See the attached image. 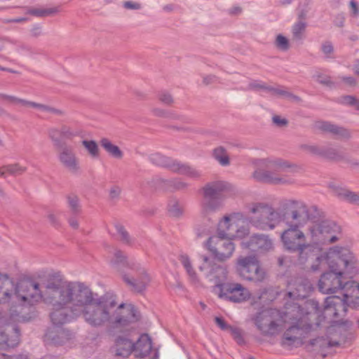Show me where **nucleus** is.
Instances as JSON below:
<instances>
[{
  "instance_id": "1",
  "label": "nucleus",
  "mask_w": 359,
  "mask_h": 359,
  "mask_svg": "<svg viewBox=\"0 0 359 359\" xmlns=\"http://www.w3.org/2000/svg\"><path fill=\"white\" fill-rule=\"evenodd\" d=\"M84 283L48 279L41 285L33 278L14 282L8 274L0 273V351L16 346L20 331L11 323H25L37 316L36 305L43 302L51 308L50 318L60 326L82 316L86 323L98 327L108 324L114 328L137 322L140 316L131 305L116 306L111 292L97 297Z\"/></svg>"
},
{
  "instance_id": "2",
  "label": "nucleus",
  "mask_w": 359,
  "mask_h": 359,
  "mask_svg": "<svg viewBox=\"0 0 359 359\" xmlns=\"http://www.w3.org/2000/svg\"><path fill=\"white\" fill-rule=\"evenodd\" d=\"M285 318L294 324L284 332L281 341V345L288 348L301 346L306 334L323 320L319 302L314 299L305 301L302 305L286 303Z\"/></svg>"
},
{
  "instance_id": "3",
  "label": "nucleus",
  "mask_w": 359,
  "mask_h": 359,
  "mask_svg": "<svg viewBox=\"0 0 359 359\" xmlns=\"http://www.w3.org/2000/svg\"><path fill=\"white\" fill-rule=\"evenodd\" d=\"M326 266L330 271L320 276L318 289L323 294H333L341 292L344 285L341 280L343 274L353 275L358 272L359 262L348 248L334 246L329 249Z\"/></svg>"
},
{
  "instance_id": "4",
  "label": "nucleus",
  "mask_w": 359,
  "mask_h": 359,
  "mask_svg": "<svg viewBox=\"0 0 359 359\" xmlns=\"http://www.w3.org/2000/svg\"><path fill=\"white\" fill-rule=\"evenodd\" d=\"M286 215L283 223L286 229L281 233L280 238L283 247L291 252H297L306 243V236L300 229L303 227L307 215L306 205L302 201L290 200L285 205Z\"/></svg>"
},
{
  "instance_id": "5",
  "label": "nucleus",
  "mask_w": 359,
  "mask_h": 359,
  "mask_svg": "<svg viewBox=\"0 0 359 359\" xmlns=\"http://www.w3.org/2000/svg\"><path fill=\"white\" fill-rule=\"evenodd\" d=\"M340 293L343 297L334 295L325 299L323 309H321V316L323 320L329 317L337 318L343 316L351 306L359 309V284L355 281H346L344 283Z\"/></svg>"
},
{
  "instance_id": "6",
  "label": "nucleus",
  "mask_w": 359,
  "mask_h": 359,
  "mask_svg": "<svg viewBox=\"0 0 359 359\" xmlns=\"http://www.w3.org/2000/svg\"><path fill=\"white\" fill-rule=\"evenodd\" d=\"M245 208L252 215L248 219L249 223L262 231L274 229L279 223L283 222L286 215V211H278L265 203H252L247 204Z\"/></svg>"
},
{
  "instance_id": "7",
  "label": "nucleus",
  "mask_w": 359,
  "mask_h": 359,
  "mask_svg": "<svg viewBox=\"0 0 359 359\" xmlns=\"http://www.w3.org/2000/svg\"><path fill=\"white\" fill-rule=\"evenodd\" d=\"M111 264L118 271H121L122 266L126 265L130 271L127 273L121 272L123 281L135 292L140 293L145 290L151 279L145 269L140 264L127 262L126 256L120 250L115 252Z\"/></svg>"
},
{
  "instance_id": "8",
  "label": "nucleus",
  "mask_w": 359,
  "mask_h": 359,
  "mask_svg": "<svg viewBox=\"0 0 359 359\" xmlns=\"http://www.w3.org/2000/svg\"><path fill=\"white\" fill-rule=\"evenodd\" d=\"M330 323L331 325L327 330L328 336L318 337L311 342L323 357L326 356L328 348L339 346L341 342L345 341L346 337L343 332H346L352 325L348 320L331 319Z\"/></svg>"
},
{
  "instance_id": "9",
  "label": "nucleus",
  "mask_w": 359,
  "mask_h": 359,
  "mask_svg": "<svg viewBox=\"0 0 359 359\" xmlns=\"http://www.w3.org/2000/svg\"><path fill=\"white\" fill-rule=\"evenodd\" d=\"M256 165L264 166L268 170L257 169L253 172V178L261 182L284 184L292 182L291 179L280 177L278 173L286 171L290 166L280 159H259L256 161Z\"/></svg>"
},
{
  "instance_id": "10",
  "label": "nucleus",
  "mask_w": 359,
  "mask_h": 359,
  "mask_svg": "<svg viewBox=\"0 0 359 359\" xmlns=\"http://www.w3.org/2000/svg\"><path fill=\"white\" fill-rule=\"evenodd\" d=\"M230 190L231 184L224 181H215L205 184L203 188L201 213L208 215L219 210L222 206L223 193Z\"/></svg>"
},
{
  "instance_id": "11",
  "label": "nucleus",
  "mask_w": 359,
  "mask_h": 359,
  "mask_svg": "<svg viewBox=\"0 0 359 359\" xmlns=\"http://www.w3.org/2000/svg\"><path fill=\"white\" fill-rule=\"evenodd\" d=\"M309 231L311 242L320 246L337 242L341 235V226L330 219L313 224Z\"/></svg>"
},
{
  "instance_id": "12",
  "label": "nucleus",
  "mask_w": 359,
  "mask_h": 359,
  "mask_svg": "<svg viewBox=\"0 0 359 359\" xmlns=\"http://www.w3.org/2000/svg\"><path fill=\"white\" fill-rule=\"evenodd\" d=\"M298 252V262L301 265L309 264L313 271H320L325 269L328 262L329 250L321 253V247L312 243H305Z\"/></svg>"
},
{
  "instance_id": "13",
  "label": "nucleus",
  "mask_w": 359,
  "mask_h": 359,
  "mask_svg": "<svg viewBox=\"0 0 359 359\" xmlns=\"http://www.w3.org/2000/svg\"><path fill=\"white\" fill-rule=\"evenodd\" d=\"M247 218L241 212H233L224 216L219 222V229L226 233L229 238H243L250 233V229L245 225Z\"/></svg>"
},
{
  "instance_id": "14",
  "label": "nucleus",
  "mask_w": 359,
  "mask_h": 359,
  "mask_svg": "<svg viewBox=\"0 0 359 359\" xmlns=\"http://www.w3.org/2000/svg\"><path fill=\"white\" fill-rule=\"evenodd\" d=\"M149 161L154 165L166 168L173 172L184 175L192 179H198L201 175L200 171L189 165L182 163L159 153L150 154Z\"/></svg>"
},
{
  "instance_id": "15",
  "label": "nucleus",
  "mask_w": 359,
  "mask_h": 359,
  "mask_svg": "<svg viewBox=\"0 0 359 359\" xmlns=\"http://www.w3.org/2000/svg\"><path fill=\"white\" fill-rule=\"evenodd\" d=\"M236 268L239 276L246 280L262 282L264 279L265 273L254 255L239 257Z\"/></svg>"
},
{
  "instance_id": "16",
  "label": "nucleus",
  "mask_w": 359,
  "mask_h": 359,
  "mask_svg": "<svg viewBox=\"0 0 359 359\" xmlns=\"http://www.w3.org/2000/svg\"><path fill=\"white\" fill-rule=\"evenodd\" d=\"M231 239L224 230L218 229L217 235L210 236L207 241V245L218 260L225 261L232 256L235 250V245Z\"/></svg>"
},
{
  "instance_id": "17",
  "label": "nucleus",
  "mask_w": 359,
  "mask_h": 359,
  "mask_svg": "<svg viewBox=\"0 0 359 359\" xmlns=\"http://www.w3.org/2000/svg\"><path fill=\"white\" fill-rule=\"evenodd\" d=\"M215 293L219 299L238 304L246 302L251 296L248 288L234 281L219 285Z\"/></svg>"
},
{
  "instance_id": "18",
  "label": "nucleus",
  "mask_w": 359,
  "mask_h": 359,
  "mask_svg": "<svg viewBox=\"0 0 359 359\" xmlns=\"http://www.w3.org/2000/svg\"><path fill=\"white\" fill-rule=\"evenodd\" d=\"M203 263L199 266V270L204 273L206 278L215 283L214 292L218 290V286L226 283L228 280V271L226 266L213 263L207 256H201Z\"/></svg>"
},
{
  "instance_id": "19",
  "label": "nucleus",
  "mask_w": 359,
  "mask_h": 359,
  "mask_svg": "<svg viewBox=\"0 0 359 359\" xmlns=\"http://www.w3.org/2000/svg\"><path fill=\"white\" fill-rule=\"evenodd\" d=\"M272 311L264 310L257 314L254 320L257 329L264 335H274L279 332V325L273 320Z\"/></svg>"
},
{
  "instance_id": "20",
  "label": "nucleus",
  "mask_w": 359,
  "mask_h": 359,
  "mask_svg": "<svg viewBox=\"0 0 359 359\" xmlns=\"http://www.w3.org/2000/svg\"><path fill=\"white\" fill-rule=\"evenodd\" d=\"M287 295L290 299L305 298L312 291L311 282L305 278L298 277L288 282Z\"/></svg>"
},
{
  "instance_id": "21",
  "label": "nucleus",
  "mask_w": 359,
  "mask_h": 359,
  "mask_svg": "<svg viewBox=\"0 0 359 359\" xmlns=\"http://www.w3.org/2000/svg\"><path fill=\"white\" fill-rule=\"evenodd\" d=\"M58 158L62 165L69 172L76 175L80 172L79 160L72 147H62L58 154Z\"/></svg>"
},
{
  "instance_id": "22",
  "label": "nucleus",
  "mask_w": 359,
  "mask_h": 359,
  "mask_svg": "<svg viewBox=\"0 0 359 359\" xmlns=\"http://www.w3.org/2000/svg\"><path fill=\"white\" fill-rule=\"evenodd\" d=\"M242 246L252 252H265L273 248V241L265 234H254L249 241L243 242Z\"/></svg>"
},
{
  "instance_id": "23",
  "label": "nucleus",
  "mask_w": 359,
  "mask_h": 359,
  "mask_svg": "<svg viewBox=\"0 0 359 359\" xmlns=\"http://www.w3.org/2000/svg\"><path fill=\"white\" fill-rule=\"evenodd\" d=\"M328 187L332 194L339 199L359 205V192L351 191L345 187H339L332 183L330 184Z\"/></svg>"
},
{
  "instance_id": "24",
  "label": "nucleus",
  "mask_w": 359,
  "mask_h": 359,
  "mask_svg": "<svg viewBox=\"0 0 359 359\" xmlns=\"http://www.w3.org/2000/svg\"><path fill=\"white\" fill-rule=\"evenodd\" d=\"M156 189L170 191L184 190L189 187V184L180 178L172 180H165L162 178H156L154 180Z\"/></svg>"
},
{
  "instance_id": "25",
  "label": "nucleus",
  "mask_w": 359,
  "mask_h": 359,
  "mask_svg": "<svg viewBox=\"0 0 359 359\" xmlns=\"http://www.w3.org/2000/svg\"><path fill=\"white\" fill-rule=\"evenodd\" d=\"M316 128L323 132L332 133L340 138L349 139L351 137L350 131L344 128L328 121H319L316 123Z\"/></svg>"
},
{
  "instance_id": "26",
  "label": "nucleus",
  "mask_w": 359,
  "mask_h": 359,
  "mask_svg": "<svg viewBox=\"0 0 359 359\" xmlns=\"http://www.w3.org/2000/svg\"><path fill=\"white\" fill-rule=\"evenodd\" d=\"M134 348V343L129 339L119 337L116 339L112 350L116 355L128 357L133 351Z\"/></svg>"
},
{
  "instance_id": "27",
  "label": "nucleus",
  "mask_w": 359,
  "mask_h": 359,
  "mask_svg": "<svg viewBox=\"0 0 359 359\" xmlns=\"http://www.w3.org/2000/svg\"><path fill=\"white\" fill-rule=\"evenodd\" d=\"M67 331L62 328L49 329L45 334V341L54 345H61L68 339Z\"/></svg>"
},
{
  "instance_id": "28",
  "label": "nucleus",
  "mask_w": 359,
  "mask_h": 359,
  "mask_svg": "<svg viewBox=\"0 0 359 359\" xmlns=\"http://www.w3.org/2000/svg\"><path fill=\"white\" fill-rule=\"evenodd\" d=\"M134 344L135 348L133 351L135 352V355L140 358H143L147 355L152 348L151 338L147 334H142L136 344Z\"/></svg>"
},
{
  "instance_id": "29",
  "label": "nucleus",
  "mask_w": 359,
  "mask_h": 359,
  "mask_svg": "<svg viewBox=\"0 0 359 359\" xmlns=\"http://www.w3.org/2000/svg\"><path fill=\"white\" fill-rule=\"evenodd\" d=\"M60 12L59 7L46 8L43 6L30 7L27 9L26 13L36 18H45L53 15Z\"/></svg>"
},
{
  "instance_id": "30",
  "label": "nucleus",
  "mask_w": 359,
  "mask_h": 359,
  "mask_svg": "<svg viewBox=\"0 0 359 359\" xmlns=\"http://www.w3.org/2000/svg\"><path fill=\"white\" fill-rule=\"evenodd\" d=\"M307 24L304 21H297L292 27V39L297 42H301L305 38Z\"/></svg>"
},
{
  "instance_id": "31",
  "label": "nucleus",
  "mask_w": 359,
  "mask_h": 359,
  "mask_svg": "<svg viewBox=\"0 0 359 359\" xmlns=\"http://www.w3.org/2000/svg\"><path fill=\"white\" fill-rule=\"evenodd\" d=\"M180 262L185 269L189 279L191 282L196 283H198V276L194 269L192 267L191 260L187 255H181L180 256Z\"/></svg>"
},
{
  "instance_id": "32",
  "label": "nucleus",
  "mask_w": 359,
  "mask_h": 359,
  "mask_svg": "<svg viewBox=\"0 0 359 359\" xmlns=\"http://www.w3.org/2000/svg\"><path fill=\"white\" fill-rule=\"evenodd\" d=\"M101 146L113 157L121 158L123 152L116 145L113 144L108 139L103 138L100 141Z\"/></svg>"
},
{
  "instance_id": "33",
  "label": "nucleus",
  "mask_w": 359,
  "mask_h": 359,
  "mask_svg": "<svg viewBox=\"0 0 359 359\" xmlns=\"http://www.w3.org/2000/svg\"><path fill=\"white\" fill-rule=\"evenodd\" d=\"M215 159L222 166H227L230 164L229 157L223 147H218L212 151Z\"/></svg>"
},
{
  "instance_id": "34",
  "label": "nucleus",
  "mask_w": 359,
  "mask_h": 359,
  "mask_svg": "<svg viewBox=\"0 0 359 359\" xmlns=\"http://www.w3.org/2000/svg\"><path fill=\"white\" fill-rule=\"evenodd\" d=\"M60 134L62 138L72 140L75 137L81 136L83 134V130L79 128L62 126L60 128Z\"/></svg>"
},
{
  "instance_id": "35",
  "label": "nucleus",
  "mask_w": 359,
  "mask_h": 359,
  "mask_svg": "<svg viewBox=\"0 0 359 359\" xmlns=\"http://www.w3.org/2000/svg\"><path fill=\"white\" fill-rule=\"evenodd\" d=\"M153 111H154V114L157 116L170 118L172 119H176V120L181 121L183 123H191V118H189L185 116H183V115L177 114L172 113V112H168V111H165V110L161 109H154Z\"/></svg>"
},
{
  "instance_id": "36",
  "label": "nucleus",
  "mask_w": 359,
  "mask_h": 359,
  "mask_svg": "<svg viewBox=\"0 0 359 359\" xmlns=\"http://www.w3.org/2000/svg\"><path fill=\"white\" fill-rule=\"evenodd\" d=\"M26 171V168L19 164H11L0 168V176H4L7 172L11 175H19Z\"/></svg>"
},
{
  "instance_id": "37",
  "label": "nucleus",
  "mask_w": 359,
  "mask_h": 359,
  "mask_svg": "<svg viewBox=\"0 0 359 359\" xmlns=\"http://www.w3.org/2000/svg\"><path fill=\"white\" fill-rule=\"evenodd\" d=\"M0 99L18 107H29L30 101L6 94H0Z\"/></svg>"
},
{
  "instance_id": "38",
  "label": "nucleus",
  "mask_w": 359,
  "mask_h": 359,
  "mask_svg": "<svg viewBox=\"0 0 359 359\" xmlns=\"http://www.w3.org/2000/svg\"><path fill=\"white\" fill-rule=\"evenodd\" d=\"M269 93L273 95H279L287 97L294 101H299V97L287 91L284 88H274L269 86Z\"/></svg>"
},
{
  "instance_id": "39",
  "label": "nucleus",
  "mask_w": 359,
  "mask_h": 359,
  "mask_svg": "<svg viewBox=\"0 0 359 359\" xmlns=\"http://www.w3.org/2000/svg\"><path fill=\"white\" fill-rule=\"evenodd\" d=\"M81 143L92 158L99 156V148L95 141L84 140Z\"/></svg>"
},
{
  "instance_id": "40",
  "label": "nucleus",
  "mask_w": 359,
  "mask_h": 359,
  "mask_svg": "<svg viewBox=\"0 0 359 359\" xmlns=\"http://www.w3.org/2000/svg\"><path fill=\"white\" fill-rule=\"evenodd\" d=\"M116 230L117 231L118 235L119 236V239L121 242L127 245H132L134 243V239H133L128 232L126 230V229L121 224H116L115 226Z\"/></svg>"
},
{
  "instance_id": "41",
  "label": "nucleus",
  "mask_w": 359,
  "mask_h": 359,
  "mask_svg": "<svg viewBox=\"0 0 359 359\" xmlns=\"http://www.w3.org/2000/svg\"><path fill=\"white\" fill-rule=\"evenodd\" d=\"M321 151L322 153H320V156H325L330 159L339 160L343 157L341 154H340L336 149L332 147H322Z\"/></svg>"
},
{
  "instance_id": "42",
  "label": "nucleus",
  "mask_w": 359,
  "mask_h": 359,
  "mask_svg": "<svg viewBox=\"0 0 359 359\" xmlns=\"http://www.w3.org/2000/svg\"><path fill=\"white\" fill-rule=\"evenodd\" d=\"M68 207L73 215H76L80 212L81 207L79 205V198L76 196H68L67 198Z\"/></svg>"
},
{
  "instance_id": "43",
  "label": "nucleus",
  "mask_w": 359,
  "mask_h": 359,
  "mask_svg": "<svg viewBox=\"0 0 359 359\" xmlns=\"http://www.w3.org/2000/svg\"><path fill=\"white\" fill-rule=\"evenodd\" d=\"M269 86L266 85L265 83L259 81H252L250 82L248 86L245 88V90H252L255 91L263 90L269 93Z\"/></svg>"
},
{
  "instance_id": "44",
  "label": "nucleus",
  "mask_w": 359,
  "mask_h": 359,
  "mask_svg": "<svg viewBox=\"0 0 359 359\" xmlns=\"http://www.w3.org/2000/svg\"><path fill=\"white\" fill-rule=\"evenodd\" d=\"M275 45L282 51H286L290 48L289 40L282 34H278L276 36Z\"/></svg>"
},
{
  "instance_id": "45",
  "label": "nucleus",
  "mask_w": 359,
  "mask_h": 359,
  "mask_svg": "<svg viewBox=\"0 0 359 359\" xmlns=\"http://www.w3.org/2000/svg\"><path fill=\"white\" fill-rule=\"evenodd\" d=\"M30 107L39 108L42 111H48V112L55 114L57 115H63L64 114V112L60 109L50 107H48L46 105L38 104V103L33 102H30L29 107Z\"/></svg>"
},
{
  "instance_id": "46",
  "label": "nucleus",
  "mask_w": 359,
  "mask_h": 359,
  "mask_svg": "<svg viewBox=\"0 0 359 359\" xmlns=\"http://www.w3.org/2000/svg\"><path fill=\"white\" fill-rule=\"evenodd\" d=\"M48 136L50 139L53 141L55 147H60L61 146V134L60 129L58 130L57 128H50L48 130Z\"/></svg>"
},
{
  "instance_id": "47",
  "label": "nucleus",
  "mask_w": 359,
  "mask_h": 359,
  "mask_svg": "<svg viewBox=\"0 0 359 359\" xmlns=\"http://www.w3.org/2000/svg\"><path fill=\"white\" fill-rule=\"evenodd\" d=\"M168 210L171 215L176 217L181 216L183 213V208L177 201L170 204Z\"/></svg>"
},
{
  "instance_id": "48",
  "label": "nucleus",
  "mask_w": 359,
  "mask_h": 359,
  "mask_svg": "<svg viewBox=\"0 0 359 359\" xmlns=\"http://www.w3.org/2000/svg\"><path fill=\"white\" fill-rule=\"evenodd\" d=\"M300 148L311 154L320 156V153H322V147H318L316 145L311 144H302Z\"/></svg>"
},
{
  "instance_id": "49",
  "label": "nucleus",
  "mask_w": 359,
  "mask_h": 359,
  "mask_svg": "<svg viewBox=\"0 0 359 359\" xmlns=\"http://www.w3.org/2000/svg\"><path fill=\"white\" fill-rule=\"evenodd\" d=\"M211 227L210 226H202L198 225L195 229V232L198 238H203L208 236L211 231Z\"/></svg>"
},
{
  "instance_id": "50",
  "label": "nucleus",
  "mask_w": 359,
  "mask_h": 359,
  "mask_svg": "<svg viewBox=\"0 0 359 359\" xmlns=\"http://www.w3.org/2000/svg\"><path fill=\"white\" fill-rule=\"evenodd\" d=\"M228 331L230 332L234 339L236 340L238 344H242L244 341L241 331L239 328L231 326Z\"/></svg>"
},
{
  "instance_id": "51",
  "label": "nucleus",
  "mask_w": 359,
  "mask_h": 359,
  "mask_svg": "<svg viewBox=\"0 0 359 359\" xmlns=\"http://www.w3.org/2000/svg\"><path fill=\"white\" fill-rule=\"evenodd\" d=\"M341 103L348 105L356 106L359 109V100L351 95H346L341 97Z\"/></svg>"
},
{
  "instance_id": "52",
  "label": "nucleus",
  "mask_w": 359,
  "mask_h": 359,
  "mask_svg": "<svg viewBox=\"0 0 359 359\" xmlns=\"http://www.w3.org/2000/svg\"><path fill=\"white\" fill-rule=\"evenodd\" d=\"M311 0H305V5L308 6L311 4ZM309 8L307 7H305L304 8H302L298 15H297V21H304L306 20L307 18V13L309 12Z\"/></svg>"
},
{
  "instance_id": "53",
  "label": "nucleus",
  "mask_w": 359,
  "mask_h": 359,
  "mask_svg": "<svg viewBox=\"0 0 359 359\" xmlns=\"http://www.w3.org/2000/svg\"><path fill=\"white\" fill-rule=\"evenodd\" d=\"M159 100L165 104H170L173 102V98L171 95L167 92H161L158 95Z\"/></svg>"
},
{
  "instance_id": "54",
  "label": "nucleus",
  "mask_w": 359,
  "mask_h": 359,
  "mask_svg": "<svg viewBox=\"0 0 359 359\" xmlns=\"http://www.w3.org/2000/svg\"><path fill=\"white\" fill-rule=\"evenodd\" d=\"M321 50L326 57H329L330 54L333 52L334 48L330 42L326 41L322 44Z\"/></svg>"
},
{
  "instance_id": "55",
  "label": "nucleus",
  "mask_w": 359,
  "mask_h": 359,
  "mask_svg": "<svg viewBox=\"0 0 359 359\" xmlns=\"http://www.w3.org/2000/svg\"><path fill=\"white\" fill-rule=\"evenodd\" d=\"M272 121H273V123L278 126V127H283V126H285L287 125L288 123V121L286 118H281L280 116H273L272 117Z\"/></svg>"
},
{
  "instance_id": "56",
  "label": "nucleus",
  "mask_w": 359,
  "mask_h": 359,
  "mask_svg": "<svg viewBox=\"0 0 359 359\" xmlns=\"http://www.w3.org/2000/svg\"><path fill=\"white\" fill-rule=\"evenodd\" d=\"M123 6L125 8L128 10H140L142 8L140 3L134 1H125Z\"/></svg>"
},
{
  "instance_id": "57",
  "label": "nucleus",
  "mask_w": 359,
  "mask_h": 359,
  "mask_svg": "<svg viewBox=\"0 0 359 359\" xmlns=\"http://www.w3.org/2000/svg\"><path fill=\"white\" fill-rule=\"evenodd\" d=\"M215 323L222 330H229L230 325H227L226 322L220 317H216L215 318Z\"/></svg>"
},
{
  "instance_id": "58",
  "label": "nucleus",
  "mask_w": 359,
  "mask_h": 359,
  "mask_svg": "<svg viewBox=\"0 0 359 359\" xmlns=\"http://www.w3.org/2000/svg\"><path fill=\"white\" fill-rule=\"evenodd\" d=\"M339 78L349 86H355L357 84L355 79L353 76H340Z\"/></svg>"
},
{
  "instance_id": "59",
  "label": "nucleus",
  "mask_w": 359,
  "mask_h": 359,
  "mask_svg": "<svg viewBox=\"0 0 359 359\" xmlns=\"http://www.w3.org/2000/svg\"><path fill=\"white\" fill-rule=\"evenodd\" d=\"M31 35L34 37L41 36L42 33V27L39 25H35L30 30Z\"/></svg>"
},
{
  "instance_id": "60",
  "label": "nucleus",
  "mask_w": 359,
  "mask_h": 359,
  "mask_svg": "<svg viewBox=\"0 0 359 359\" xmlns=\"http://www.w3.org/2000/svg\"><path fill=\"white\" fill-rule=\"evenodd\" d=\"M351 13L354 16L359 15V6L355 0H351L349 3Z\"/></svg>"
},
{
  "instance_id": "61",
  "label": "nucleus",
  "mask_w": 359,
  "mask_h": 359,
  "mask_svg": "<svg viewBox=\"0 0 359 359\" xmlns=\"http://www.w3.org/2000/svg\"><path fill=\"white\" fill-rule=\"evenodd\" d=\"M121 194V188L118 187H113L111 188L109 195L111 198H116L119 196Z\"/></svg>"
},
{
  "instance_id": "62",
  "label": "nucleus",
  "mask_w": 359,
  "mask_h": 359,
  "mask_svg": "<svg viewBox=\"0 0 359 359\" xmlns=\"http://www.w3.org/2000/svg\"><path fill=\"white\" fill-rule=\"evenodd\" d=\"M317 81L318 83L329 86L332 83L330 77L327 76H322L319 75L318 76Z\"/></svg>"
},
{
  "instance_id": "63",
  "label": "nucleus",
  "mask_w": 359,
  "mask_h": 359,
  "mask_svg": "<svg viewBox=\"0 0 359 359\" xmlns=\"http://www.w3.org/2000/svg\"><path fill=\"white\" fill-rule=\"evenodd\" d=\"M0 359H29L26 355H19L10 356L4 353L0 354Z\"/></svg>"
},
{
  "instance_id": "64",
  "label": "nucleus",
  "mask_w": 359,
  "mask_h": 359,
  "mask_svg": "<svg viewBox=\"0 0 359 359\" xmlns=\"http://www.w3.org/2000/svg\"><path fill=\"white\" fill-rule=\"evenodd\" d=\"M216 81V77L213 75H208L203 77V83L209 85L214 83Z\"/></svg>"
}]
</instances>
